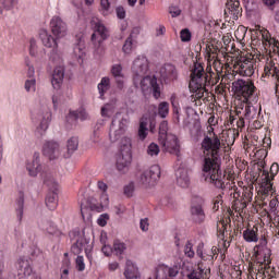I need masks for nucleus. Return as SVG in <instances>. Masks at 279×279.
Segmentation results:
<instances>
[{"label":"nucleus","instance_id":"nucleus-1","mask_svg":"<svg viewBox=\"0 0 279 279\" xmlns=\"http://www.w3.org/2000/svg\"><path fill=\"white\" fill-rule=\"evenodd\" d=\"M202 149L204 154L203 178L208 184H213L216 189H226L223 180L226 174L221 172V140L218 134L205 135L202 141Z\"/></svg>","mask_w":279,"mask_h":279},{"label":"nucleus","instance_id":"nucleus-2","mask_svg":"<svg viewBox=\"0 0 279 279\" xmlns=\"http://www.w3.org/2000/svg\"><path fill=\"white\" fill-rule=\"evenodd\" d=\"M213 75H215V73H206V71H204V65L195 62L191 72L190 86L196 90H204L206 86L215 84V81H213Z\"/></svg>","mask_w":279,"mask_h":279},{"label":"nucleus","instance_id":"nucleus-3","mask_svg":"<svg viewBox=\"0 0 279 279\" xmlns=\"http://www.w3.org/2000/svg\"><path fill=\"white\" fill-rule=\"evenodd\" d=\"M132 165V140L123 137L120 144V151L117 155L116 167L118 171L125 173Z\"/></svg>","mask_w":279,"mask_h":279},{"label":"nucleus","instance_id":"nucleus-4","mask_svg":"<svg viewBox=\"0 0 279 279\" xmlns=\"http://www.w3.org/2000/svg\"><path fill=\"white\" fill-rule=\"evenodd\" d=\"M130 123V120L128 116L118 112L114 114L111 126L109 130V138L111 143H117L125 132H128V124Z\"/></svg>","mask_w":279,"mask_h":279},{"label":"nucleus","instance_id":"nucleus-5","mask_svg":"<svg viewBox=\"0 0 279 279\" xmlns=\"http://www.w3.org/2000/svg\"><path fill=\"white\" fill-rule=\"evenodd\" d=\"M44 184L49 189L46 195V206L49 210H56L58 208V182H56L51 173H45Z\"/></svg>","mask_w":279,"mask_h":279},{"label":"nucleus","instance_id":"nucleus-6","mask_svg":"<svg viewBox=\"0 0 279 279\" xmlns=\"http://www.w3.org/2000/svg\"><path fill=\"white\" fill-rule=\"evenodd\" d=\"M205 204L206 201L202 196H194L192 198L190 214L194 223H204L206 221Z\"/></svg>","mask_w":279,"mask_h":279},{"label":"nucleus","instance_id":"nucleus-7","mask_svg":"<svg viewBox=\"0 0 279 279\" xmlns=\"http://www.w3.org/2000/svg\"><path fill=\"white\" fill-rule=\"evenodd\" d=\"M232 88L238 97H243V101H247L256 90L254 83L250 80H238L232 83Z\"/></svg>","mask_w":279,"mask_h":279},{"label":"nucleus","instance_id":"nucleus-8","mask_svg":"<svg viewBox=\"0 0 279 279\" xmlns=\"http://www.w3.org/2000/svg\"><path fill=\"white\" fill-rule=\"evenodd\" d=\"M133 71V81L136 86L141 82L142 77L147 75V71H149V61L145 56L137 57L132 66Z\"/></svg>","mask_w":279,"mask_h":279},{"label":"nucleus","instance_id":"nucleus-9","mask_svg":"<svg viewBox=\"0 0 279 279\" xmlns=\"http://www.w3.org/2000/svg\"><path fill=\"white\" fill-rule=\"evenodd\" d=\"M158 180H160V166L154 165L148 170L142 172L138 182L142 186L148 189V186H154Z\"/></svg>","mask_w":279,"mask_h":279},{"label":"nucleus","instance_id":"nucleus-10","mask_svg":"<svg viewBox=\"0 0 279 279\" xmlns=\"http://www.w3.org/2000/svg\"><path fill=\"white\" fill-rule=\"evenodd\" d=\"M233 69L239 75L252 77L254 75V61L246 57H240L234 61Z\"/></svg>","mask_w":279,"mask_h":279},{"label":"nucleus","instance_id":"nucleus-11","mask_svg":"<svg viewBox=\"0 0 279 279\" xmlns=\"http://www.w3.org/2000/svg\"><path fill=\"white\" fill-rule=\"evenodd\" d=\"M140 86L144 93L153 90V97L160 99V85L156 76L145 75L140 80Z\"/></svg>","mask_w":279,"mask_h":279},{"label":"nucleus","instance_id":"nucleus-12","mask_svg":"<svg viewBox=\"0 0 279 279\" xmlns=\"http://www.w3.org/2000/svg\"><path fill=\"white\" fill-rule=\"evenodd\" d=\"M159 143L165 151L180 158V141H178V136L174 134H169L168 137L159 141Z\"/></svg>","mask_w":279,"mask_h":279},{"label":"nucleus","instance_id":"nucleus-13","mask_svg":"<svg viewBox=\"0 0 279 279\" xmlns=\"http://www.w3.org/2000/svg\"><path fill=\"white\" fill-rule=\"evenodd\" d=\"M50 29L51 34L54 38H64L69 32V27L66 26V22L62 20L60 16H53L50 21Z\"/></svg>","mask_w":279,"mask_h":279},{"label":"nucleus","instance_id":"nucleus-14","mask_svg":"<svg viewBox=\"0 0 279 279\" xmlns=\"http://www.w3.org/2000/svg\"><path fill=\"white\" fill-rule=\"evenodd\" d=\"M43 153L49 160H57L62 156V150H60V144L54 141H49L44 144Z\"/></svg>","mask_w":279,"mask_h":279},{"label":"nucleus","instance_id":"nucleus-15","mask_svg":"<svg viewBox=\"0 0 279 279\" xmlns=\"http://www.w3.org/2000/svg\"><path fill=\"white\" fill-rule=\"evenodd\" d=\"M159 74L165 84H169V82L178 80V70L175 69V65L170 63H166L163 66H161Z\"/></svg>","mask_w":279,"mask_h":279},{"label":"nucleus","instance_id":"nucleus-16","mask_svg":"<svg viewBox=\"0 0 279 279\" xmlns=\"http://www.w3.org/2000/svg\"><path fill=\"white\" fill-rule=\"evenodd\" d=\"M80 147V140L75 136L71 137L66 142L65 148L61 150L62 158H71Z\"/></svg>","mask_w":279,"mask_h":279},{"label":"nucleus","instance_id":"nucleus-17","mask_svg":"<svg viewBox=\"0 0 279 279\" xmlns=\"http://www.w3.org/2000/svg\"><path fill=\"white\" fill-rule=\"evenodd\" d=\"M241 2H239V0H230L226 3L225 16L231 14L233 21H238L239 16H241Z\"/></svg>","mask_w":279,"mask_h":279},{"label":"nucleus","instance_id":"nucleus-18","mask_svg":"<svg viewBox=\"0 0 279 279\" xmlns=\"http://www.w3.org/2000/svg\"><path fill=\"white\" fill-rule=\"evenodd\" d=\"M41 169L43 167L40 166V156L38 153H35L33 161H28L26 163V170L28 171L31 178H36V175L40 173Z\"/></svg>","mask_w":279,"mask_h":279},{"label":"nucleus","instance_id":"nucleus-19","mask_svg":"<svg viewBox=\"0 0 279 279\" xmlns=\"http://www.w3.org/2000/svg\"><path fill=\"white\" fill-rule=\"evenodd\" d=\"M39 38H40L44 47H48L49 49L58 48V39L59 38L51 36L47 31L41 29L39 32Z\"/></svg>","mask_w":279,"mask_h":279},{"label":"nucleus","instance_id":"nucleus-20","mask_svg":"<svg viewBox=\"0 0 279 279\" xmlns=\"http://www.w3.org/2000/svg\"><path fill=\"white\" fill-rule=\"evenodd\" d=\"M97 36H100V39L98 40V45H101V43H104V40H107L108 36H110V32L104 24L96 23L95 33L92 35L93 43L97 40Z\"/></svg>","mask_w":279,"mask_h":279},{"label":"nucleus","instance_id":"nucleus-21","mask_svg":"<svg viewBox=\"0 0 279 279\" xmlns=\"http://www.w3.org/2000/svg\"><path fill=\"white\" fill-rule=\"evenodd\" d=\"M210 276V268H204V264H198L197 269H192L187 275V279H206Z\"/></svg>","mask_w":279,"mask_h":279},{"label":"nucleus","instance_id":"nucleus-22","mask_svg":"<svg viewBox=\"0 0 279 279\" xmlns=\"http://www.w3.org/2000/svg\"><path fill=\"white\" fill-rule=\"evenodd\" d=\"M64 82V66L59 65L54 68L51 78V84L57 90L60 89Z\"/></svg>","mask_w":279,"mask_h":279},{"label":"nucleus","instance_id":"nucleus-23","mask_svg":"<svg viewBox=\"0 0 279 279\" xmlns=\"http://www.w3.org/2000/svg\"><path fill=\"white\" fill-rule=\"evenodd\" d=\"M175 175L177 184L181 186V189H189V186H191V178L189 177V171H186V169H178Z\"/></svg>","mask_w":279,"mask_h":279},{"label":"nucleus","instance_id":"nucleus-24","mask_svg":"<svg viewBox=\"0 0 279 279\" xmlns=\"http://www.w3.org/2000/svg\"><path fill=\"white\" fill-rule=\"evenodd\" d=\"M242 110L244 118L247 119V121H254V119H258V114H260V111H258V109L252 106L250 102H246Z\"/></svg>","mask_w":279,"mask_h":279},{"label":"nucleus","instance_id":"nucleus-25","mask_svg":"<svg viewBox=\"0 0 279 279\" xmlns=\"http://www.w3.org/2000/svg\"><path fill=\"white\" fill-rule=\"evenodd\" d=\"M264 181L262 183V191L264 195H269V193H274V183L271 182L274 179L269 177V171L263 170Z\"/></svg>","mask_w":279,"mask_h":279},{"label":"nucleus","instance_id":"nucleus-26","mask_svg":"<svg viewBox=\"0 0 279 279\" xmlns=\"http://www.w3.org/2000/svg\"><path fill=\"white\" fill-rule=\"evenodd\" d=\"M124 277L126 279H138V267L130 259L126 260Z\"/></svg>","mask_w":279,"mask_h":279},{"label":"nucleus","instance_id":"nucleus-27","mask_svg":"<svg viewBox=\"0 0 279 279\" xmlns=\"http://www.w3.org/2000/svg\"><path fill=\"white\" fill-rule=\"evenodd\" d=\"M266 75H272V77H276V92H278L279 87V68L276 66V63L274 61H269L265 66Z\"/></svg>","mask_w":279,"mask_h":279},{"label":"nucleus","instance_id":"nucleus-28","mask_svg":"<svg viewBox=\"0 0 279 279\" xmlns=\"http://www.w3.org/2000/svg\"><path fill=\"white\" fill-rule=\"evenodd\" d=\"M77 119H81V121H86L88 119V113H86V110L81 109L77 111H70L66 117V121L70 123H73V121H77Z\"/></svg>","mask_w":279,"mask_h":279},{"label":"nucleus","instance_id":"nucleus-29","mask_svg":"<svg viewBox=\"0 0 279 279\" xmlns=\"http://www.w3.org/2000/svg\"><path fill=\"white\" fill-rule=\"evenodd\" d=\"M243 239L247 243H257L258 242V228H247L243 232Z\"/></svg>","mask_w":279,"mask_h":279},{"label":"nucleus","instance_id":"nucleus-30","mask_svg":"<svg viewBox=\"0 0 279 279\" xmlns=\"http://www.w3.org/2000/svg\"><path fill=\"white\" fill-rule=\"evenodd\" d=\"M125 250H128V245L124 242H121L120 240L113 242V253L116 256H119V258H123Z\"/></svg>","mask_w":279,"mask_h":279},{"label":"nucleus","instance_id":"nucleus-31","mask_svg":"<svg viewBox=\"0 0 279 279\" xmlns=\"http://www.w3.org/2000/svg\"><path fill=\"white\" fill-rule=\"evenodd\" d=\"M16 213H17V218L19 221L23 219V208L25 206V194L23 192L19 193V197L16 199Z\"/></svg>","mask_w":279,"mask_h":279},{"label":"nucleus","instance_id":"nucleus-32","mask_svg":"<svg viewBox=\"0 0 279 279\" xmlns=\"http://www.w3.org/2000/svg\"><path fill=\"white\" fill-rule=\"evenodd\" d=\"M98 90L100 97H104V95L110 90V77L105 76L101 78L100 83L98 84Z\"/></svg>","mask_w":279,"mask_h":279},{"label":"nucleus","instance_id":"nucleus-33","mask_svg":"<svg viewBox=\"0 0 279 279\" xmlns=\"http://www.w3.org/2000/svg\"><path fill=\"white\" fill-rule=\"evenodd\" d=\"M84 243H86V240L80 236L78 239H76V242L72 245L71 252L74 253L75 256H78V254H82V251L84 250Z\"/></svg>","mask_w":279,"mask_h":279},{"label":"nucleus","instance_id":"nucleus-34","mask_svg":"<svg viewBox=\"0 0 279 279\" xmlns=\"http://www.w3.org/2000/svg\"><path fill=\"white\" fill-rule=\"evenodd\" d=\"M169 131V123L167 121H162L160 124H159V136H158V141H163L165 138H168L169 137V134H172V133H168Z\"/></svg>","mask_w":279,"mask_h":279},{"label":"nucleus","instance_id":"nucleus-35","mask_svg":"<svg viewBox=\"0 0 279 279\" xmlns=\"http://www.w3.org/2000/svg\"><path fill=\"white\" fill-rule=\"evenodd\" d=\"M270 256H271V250L265 248L264 262L259 263L258 269H257L259 274L263 269H267V267H269L271 263Z\"/></svg>","mask_w":279,"mask_h":279},{"label":"nucleus","instance_id":"nucleus-36","mask_svg":"<svg viewBox=\"0 0 279 279\" xmlns=\"http://www.w3.org/2000/svg\"><path fill=\"white\" fill-rule=\"evenodd\" d=\"M223 185L225 187H217V189H221L222 191H226V189H229V190H234V192L230 193V195H233V199H236L239 201V198L241 197V192H239V187H236V185H233L230 184V182L226 183V181H223Z\"/></svg>","mask_w":279,"mask_h":279},{"label":"nucleus","instance_id":"nucleus-37","mask_svg":"<svg viewBox=\"0 0 279 279\" xmlns=\"http://www.w3.org/2000/svg\"><path fill=\"white\" fill-rule=\"evenodd\" d=\"M19 276H21V278H29V276H32V267L29 264L22 262Z\"/></svg>","mask_w":279,"mask_h":279},{"label":"nucleus","instance_id":"nucleus-38","mask_svg":"<svg viewBox=\"0 0 279 279\" xmlns=\"http://www.w3.org/2000/svg\"><path fill=\"white\" fill-rule=\"evenodd\" d=\"M158 114L161 117V119H166V117L169 114V102L162 101L159 104Z\"/></svg>","mask_w":279,"mask_h":279},{"label":"nucleus","instance_id":"nucleus-39","mask_svg":"<svg viewBox=\"0 0 279 279\" xmlns=\"http://www.w3.org/2000/svg\"><path fill=\"white\" fill-rule=\"evenodd\" d=\"M246 12H256L258 10V0H244Z\"/></svg>","mask_w":279,"mask_h":279},{"label":"nucleus","instance_id":"nucleus-40","mask_svg":"<svg viewBox=\"0 0 279 279\" xmlns=\"http://www.w3.org/2000/svg\"><path fill=\"white\" fill-rule=\"evenodd\" d=\"M138 136L141 141H145V138H147V121L145 120H142L140 123Z\"/></svg>","mask_w":279,"mask_h":279},{"label":"nucleus","instance_id":"nucleus-41","mask_svg":"<svg viewBox=\"0 0 279 279\" xmlns=\"http://www.w3.org/2000/svg\"><path fill=\"white\" fill-rule=\"evenodd\" d=\"M133 49H134V39H132V37H128L122 47V51L124 53H132Z\"/></svg>","mask_w":279,"mask_h":279},{"label":"nucleus","instance_id":"nucleus-42","mask_svg":"<svg viewBox=\"0 0 279 279\" xmlns=\"http://www.w3.org/2000/svg\"><path fill=\"white\" fill-rule=\"evenodd\" d=\"M148 156H158L160 154V146L156 143H150L147 147Z\"/></svg>","mask_w":279,"mask_h":279},{"label":"nucleus","instance_id":"nucleus-43","mask_svg":"<svg viewBox=\"0 0 279 279\" xmlns=\"http://www.w3.org/2000/svg\"><path fill=\"white\" fill-rule=\"evenodd\" d=\"M51 121V112L46 111L45 116L43 117L41 123H40V129L41 130H47L49 128V122Z\"/></svg>","mask_w":279,"mask_h":279},{"label":"nucleus","instance_id":"nucleus-44","mask_svg":"<svg viewBox=\"0 0 279 279\" xmlns=\"http://www.w3.org/2000/svg\"><path fill=\"white\" fill-rule=\"evenodd\" d=\"M184 254L187 258H195V251H193V243L187 241L184 247Z\"/></svg>","mask_w":279,"mask_h":279},{"label":"nucleus","instance_id":"nucleus-45","mask_svg":"<svg viewBox=\"0 0 279 279\" xmlns=\"http://www.w3.org/2000/svg\"><path fill=\"white\" fill-rule=\"evenodd\" d=\"M113 77H123V66L121 64H114L111 68Z\"/></svg>","mask_w":279,"mask_h":279},{"label":"nucleus","instance_id":"nucleus-46","mask_svg":"<svg viewBox=\"0 0 279 279\" xmlns=\"http://www.w3.org/2000/svg\"><path fill=\"white\" fill-rule=\"evenodd\" d=\"M104 123H105L104 120H100L97 122L95 130L93 132V135H92V141L94 143H99V132L97 130H99V126L104 125Z\"/></svg>","mask_w":279,"mask_h":279},{"label":"nucleus","instance_id":"nucleus-47","mask_svg":"<svg viewBox=\"0 0 279 279\" xmlns=\"http://www.w3.org/2000/svg\"><path fill=\"white\" fill-rule=\"evenodd\" d=\"M3 10H12L17 3L16 0H0Z\"/></svg>","mask_w":279,"mask_h":279},{"label":"nucleus","instance_id":"nucleus-48","mask_svg":"<svg viewBox=\"0 0 279 279\" xmlns=\"http://www.w3.org/2000/svg\"><path fill=\"white\" fill-rule=\"evenodd\" d=\"M180 38H181L182 43L191 41V31H189V28L182 29L180 33Z\"/></svg>","mask_w":279,"mask_h":279},{"label":"nucleus","instance_id":"nucleus-49","mask_svg":"<svg viewBox=\"0 0 279 279\" xmlns=\"http://www.w3.org/2000/svg\"><path fill=\"white\" fill-rule=\"evenodd\" d=\"M76 269L77 271H84L86 269V264H84V256H77L76 257Z\"/></svg>","mask_w":279,"mask_h":279},{"label":"nucleus","instance_id":"nucleus-50","mask_svg":"<svg viewBox=\"0 0 279 279\" xmlns=\"http://www.w3.org/2000/svg\"><path fill=\"white\" fill-rule=\"evenodd\" d=\"M110 219V216L108 214H102L99 216L97 223L101 228L106 227L108 225V220Z\"/></svg>","mask_w":279,"mask_h":279},{"label":"nucleus","instance_id":"nucleus-51","mask_svg":"<svg viewBox=\"0 0 279 279\" xmlns=\"http://www.w3.org/2000/svg\"><path fill=\"white\" fill-rule=\"evenodd\" d=\"M278 171H279V166H278V163L274 162L270 166V170L268 172L270 180H274V178H276V175H278Z\"/></svg>","mask_w":279,"mask_h":279},{"label":"nucleus","instance_id":"nucleus-52","mask_svg":"<svg viewBox=\"0 0 279 279\" xmlns=\"http://www.w3.org/2000/svg\"><path fill=\"white\" fill-rule=\"evenodd\" d=\"M165 271L168 272V276L170 278H175V276H178V274H180V268H178V266H173L170 268H165Z\"/></svg>","mask_w":279,"mask_h":279},{"label":"nucleus","instance_id":"nucleus-53","mask_svg":"<svg viewBox=\"0 0 279 279\" xmlns=\"http://www.w3.org/2000/svg\"><path fill=\"white\" fill-rule=\"evenodd\" d=\"M124 195H126V197H132V195H134V182L124 186Z\"/></svg>","mask_w":279,"mask_h":279},{"label":"nucleus","instance_id":"nucleus-54","mask_svg":"<svg viewBox=\"0 0 279 279\" xmlns=\"http://www.w3.org/2000/svg\"><path fill=\"white\" fill-rule=\"evenodd\" d=\"M223 204V199L221 194H219L215 199H214V206H213V210L215 213H217V210H219V206H221Z\"/></svg>","mask_w":279,"mask_h":279},{"label":"nucleus","instance_id":"nucleus-55","mask_svg":"<svg viewBox=\"0 0 279 279\" xmlns=\"http://www.w3.org/2000/svg\"><path fill=\"white\" fill-rule=\"evenodd\" d=\"M33 90L36 88V80L35 78H31V80H27L25 82V90H27V93H29V90Z\"/></svg>","mask_w":279,"mask_h":279},{"label":"nucleus","instance_id":"nucleus-56","mask_svg":"<svg viewBox=\"0 0 279 279\" xmlns=\"http://www.w3.org/2000/svg\"><path fill=\"white\" fill-rule=\"evenodd\" d=\"M48 234H52L54 236H60L62 232L56 228V226L50 225L49 228H47Z\"/></svg>","mask_w":279,"mask_h":279},{"label":"nucleus","instance_id":"nucleus-57","mask_svg":"<svg viewBox=\"0 0 279 279\" xmlns=\"http://www.w3.org/2000/svg\"><path fill=\"white\" fill-rule=\"evenodd\" d=\"M169 13L173 19H175V16H180V14H182V10H180L178 7H170Z\"/></svg>","mask_w":279,"mask_h":279},{"label":"nucleus","instance_id":"nucleus-58","mask_svg":"<svg viewBox=\"0 0 279 279\" xmlns=\"http://www.w3.org/2000/svg\"><path fill=\"white\" fill-rule=\"evenodd\" d=\"M25 64L28 68L27 77H31V78L34 77V73H36V71L34 70V65L29 64L28 59L25 60Z\"/></svg>","mask_w":279,"mask_h":279},{"label":"nucleus","instance_id":"nucleus-59","mask_svg":"<svg viewBox=\"0 0 279 279\" xmlns=\"http://www.w3.org/2000/svg\"><path fill=\"white\" fill-rule=\"evenodd\" d=\"M36 39H34V38H32L31 40H29V54L31 56H36Z\"/></svg>","mask_w":279,"mask_h":279},{"label":"nucleus","instance_id":"nucleus-60","mask_svg":"<svg viewBox=\"0 0 279 279\" xmlns=\"http://www.w3.org/2000/svg\"><path fill=\"white\" fill-rule=\"evenodd\" d=\"M116 14H117L118 19H120V20L125 19V9L122 5L118 7L116 9Z\"/></svg>","mask_w":279,"mask_h":279},{"label":"nucleus","instance_id":"nucleus-61","mask_svg":"<svg viewBox=\"0 0 279 279\" xmlns=\"http://www.w3.org/2000/svg\"><path fill=\"white\" fill-rule=\"evenodd\" d=\"M172 107H173V114L177 123H180V110L178 109V106L175 105V101L172 100Z\"/></svg>","mask_w":279,"mask_h":279},{"label":"nucleus","instance_id":"nucleus-62","mask_svg":"<svg viewBox=\"0 0 279 279\" xmlns=\"http://www.w3.org/2000/svg\"><path fill=\"white\" fill-rule=\"evenodd\" d=\"M101 251L105 254V256H111L113 252V247H111L110 245H104Z\"/></svg>","mask_w":279,"mask_h":279},{"label":"nucleus","instance_id":"nucleus-63","mask_svg":"<svg viewBox=\"0 0 279 279\" xmlns=\"http://www.w3.org/2000/svg\"><path fill=\"white\" fill-rule=\"evenodd\" d=\"M140 228L143 230V232H147V230H149V223L147 222V219L141 220Z\"/></svg>","mask_w":279,"mask_h":279},{"label":"nucleus","instance_id":"nucleus-64","mask_svg":"<svg viewBox=\"0 0 279 279\" xmlns=\"http://www.w3.org/2000/svg\"><path fill=\"white\" fill-rule=\"evenodd\" d=\"M100 5L105 12H108L110 10V1L109 0H100Z\"/></svg>","mask_w":279,"mask_h":279}]
</instances>
